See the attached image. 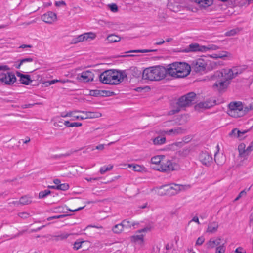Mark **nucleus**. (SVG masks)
Segmentation results:
<instances>
[{"label": "nucleus", "mask_w": 253, "mask_h": 253, "mask_svg": "<svg viewBox=\"0 0 253 253\" xmlns=\"http://www.w3.org/2000/svg\"><path fill=\"white\" fill-rule=\"evenodd\" d=\"M253 110V101L248 103L232 101L227 106V114L232 118H239L245 116Z\"/></svg>", "instance_id": "1"}, {"label": "nucleus", "mask_w": 253, "mask_h": 253, "mask_svg": "<svg viewBox=\"0 0 253 253\" xmlns=\"http://www.w3.org/2000/svg\"><path fill=\"white\" fill-rule=\"evenodd\" d=\"M124 76L122 70L110 69L101 73L99 79L104 84L117 85L124 81Z\"/></svg>", "instance_id": "2"}, {"label": "nucleus", "mask_w": 253, "mask_h": 253, "mask_svg": "<svg viewBox=\"0 0 253 253\" xmlns=\"http://www.w3.org/2000/svg\"><path fill=\"white\" fill-rule=\"evenodd\" d=\"M168 74V69L162 66H156L145 69L142 74V79L151 81H159Z\"/></svg>", "instance_id": "3"}, {"label": "nucleus", "mask_w": 253, "mask_h": 253, "mask_svg": "<svg viewBox=\"0 0 253 253\" xmlns=\"http://www.w3.org/2000/svg\"><path fill=\"white\" fill-rule=\"evenodd\" d=\"M167 69L168 74L175 78H183L190 74V66L185 62H174Z\"/></svg>", "instance_id": "4"}, {"label": "nucleus", "mask_w": 253, "mask_h": 253, "mask_svg": "<svg viewBox=\"0 0 253 253\" xmlns=\"http://www.w3.org/2000/svg\"><path fill=\"white\" fill-rule=\"evenodd\" d=\"M190 105V92L180 97L175 104L172 105V109L169 111V115H173L178 113L181 110H184Z\"/></svg>", "instance_id": "5"}, {"label": "nucleus", "mask_w": 253, "mask_h": 253, "mask_svg": "<svg viewBox=\"0 0 253 253\" xmlns=\"http://www.w3.org/2000/svg\"><path fill=\"white\" fill-rule=\"evenodd\" d=\"M189 187V185H182V184H177L175 183H172L170 184V186H168L167 185H162L160 187V189H163L164 188H166L165 189V192H161L159 193V194L161 196H163L164 195H168L169 196H173L177 194H178L179 192L182 191H185L186 190L188 189Z\"/></svg>", "instance_id": "6"}, {"label": "nucleus", "mask_w": 253, "mask_h": 253, "mask_svg": "<svg viewBox=\"0 0 253 253\" xmlns=\"http://www.w3.org/2000/svg\"><path fill=\"white\" fill-rule=\"evenodd\" d=\"M215 104V100L209 98L203 101L194 104L193 105V109L196 112H203L205 110L209 109L214 106Z\"/></svg>", "instance_id": "7"}, {"label": "nucleus", "mask_w": 253, "mask_h": 253, "mask_svg": "<svg viewBox=\"0 0 253 253\" xmlns=\"http://www.w3.org/2000/svg\"><path fill=\"white\" fill-rule=\"evenodd\" d=\"M179 168V165L175 163H172L170 160H168L166 162H163L161 163L160 165L158 166L157 170L161 172H170L171 171L176 170Z\"/></svg>", "instance_id": "8"}, {"label": "nucleus", "mask_w": 253, "mask_h": 253, "mask_svg": "<svg viewBox=\"0 0 253 253\" xmlns=\"http://www.w3.org/2000/svg\"><path fill=\"white\" fill-rule=\"evenodd\" d=\"M207 66V61L203 58H200L194 60L191 66V70L196 73L204 72Z\"/></svg>", "instance_id": "9"}, {"label": "nucleus", "mask_w": 253, "mask_h": 253, "mask_svg": "<svg viewBox=\"0 0 253 253\" xmlns=\"http://www.w3.org/2000/svg\"><path fill=\"white\" fill-rule=\"evenodd\" d=\"M123 74H125L124 77V80L127 79H132L133 78H139L140 77L142 73L136 67H131L129 69L125 70H122Z\"/></svg>", "instance_id": "10"}, {"label": "nucleus", "mask_w": 253, "mask_h": 253, "mask_svg": "<svg viewBox=\"0 0 253 253\" xmlns=\"http://www.w3.org/2000/svg\"><path fill=\"white\" fill-rule=\"evenodd\" d=\"M16 81L15 74L10 72L0 74V82L7 85H12Z\"/></svg>", "instance_id": "11"}, {"label": "nucleus", "mask_w": 253, "mask_h": 253, "mask_svg": "<svg viewBox=\"0 0 253 253\" xmlns=\"http://www.w3.org/2000/svg\"><path fill=\"white\" fill-rule=\"evenodd\" d=\"M219 47L215 45H208L207 46L200 45L198 43L191 44V52H205L209 50H216Z\"/></svg>", "instance_id": "12"}, {"label": "nucleus", "mask_w": 253, "mask_h": 253, "mask_svg": "<svg viewBox=\"0 0 253 253\" xmlns=\"http://www.w3.org/2000/svg\"><path fill=\"white\" fill-rule=\"evenodd\" d=\"M220 76L222 78V80H227L229 82L234 78L231 69H223L220 71H218L215 72L214 75L211 77V79H212L214 76L219 77Z\"/></svg>", "instance_id": "13"}, {"label": "nucleus", "mask_w": 253, "mask_h": 253, "mask_svg": "<svg viewBox=\"0 0 253 253\" xmlns=\"http://www.w3.org/2000/svg\"><path fill=\"white\" fill-rule=\"evenodd\" d=\"M248 131V130H240L238 128H235L229 133V136L232 138L243 140L247 137L246 134Z\"/></svg>", "instance_id": "14"}, {"label": "nucleus", "mask_w": 253, "mask_h": 253, "mask_svg": "<svg viewBox=\"0 0 253 253\" xmlns=\"http://www.w3.org/2000/svg\"><path fill=\"white\" fill-rule=\"evenodd\" d=\"M96 35L93 33H85L73 38L72 40V43L75 44L88 39H94Z\"/></svg>", "instance_id": "15"}, {"label": "nucleus", "mask_w": 253, "mask_h": 253, "mask_svg": "<svg viewBox=\"0 0 253 253\" xmlns=\"http://www.w3.org/2000/svg\"><path fill=\"white\" fill-rule=\"evenodd\" d=\"M229 84V81L221 79L220 81L216 82L213 84L212 88L214 89L221 92L225 91V90L227 88Z\"/></svg>", "instance_id": "16"}, {"label": "nucleus", "mask_w": 253, "mask_h": 253, "mask_svg": "<svg viewBox=\"0 0 253 253\" xmlns=\"http://www.w3.org/2000/svg\"><path fill=\"white\" fill-rule=\"evenodd\" d=\"M199 160L201 163L206 166H209L212 163L211 156L207 151H203L201 153Z\"/></svg>", "instance_id": "17"}, {"label": "nucleus", "mask_w": 253, "mask_h": 253, "mask_svg": "<svg viewBox=\"0 0 253 253\" xmlns=\"http://www.w3.org/2000/svg\"><path fill=\"white\" fill-rule=\"evenodd\" d=\"M239 156L241 158H246L252 150L250 145L246 148V145L242 143L240 144L238 147Z\"/></svg>", "instance_id": "18"}, {"label": "nucleus", "mask_w": 253, "mask_h": 253, "mask_svg": "<svg viewBox=\"0 0 253 253\" xmlns=\"http://www.w3.org/2000/svg\"><path fill=\"white\" fill-rule=\"evenodd\" d=\"M42 19L46 23L51 24L57 20V15L52 11H48L42 16Z\"/></svg>", "instance_id": "19"}, {"label": "nucleus", "mask_w": 253, "mask_h": 253, "mask_svg": "<svg viewBox=\"0 0 253 253\" xmlns=\"http://www.w3.org/2000/svg\"><path fill=\"white\" fill-rule=\"evenodd\" d=\"M94 77V73L91 70H86L81 73L79 79L87 83L93 81Z\"/></svg>", "instance_id": "20"}, {"label": "nucleus", "mask_w": 253, "mask_h": 253, "mask_svg": "<svg viewBox=\"0 0 253 253\" xmlns=\"http://www.w3.org/2000/svg\"><path fill=\"white\" fill-rule=\"evenodd\" d=\"M217 152L214 155V160L217 165H222L225 163L226 158L223 153H219V147L218 145L216 146Z\"/></svg>", "instance_id": "21"}, {"label": "nucleus", "mask_w": 253, "mask_h": 253, "mask_svg": "<svg viewBox=\"0 0 253 253\" xmlns=\"http://www.w3.org/2000/svg\"><path fill=\"white\" fill-rule=\"evenodd\" d=\"M16 75L18 77H20V82L22 84L29 85L32 82V80L29 75L23 74L19 72H16Z\"/></svg>", "instance_id": "22"}, {"label": "nucleus", "mask_w": 253, "mask_h": 253, "mask_svg": "<svg viewBox=\"0 0 253 253\" xmlns=\"http://www.w3.org/2000/svg\"><path fill=\"white\" fill-rule=\"evenodd\" d=\"M111 93H113V92L106 90H93L90 91V94L93 96H108L110 95Z\"/></svg>", "instance_id": "23"}, {"label": "nucleus", "mask_w": 253, "mask_h": 253, "mask_svg": "<svg viewBox=\"0 0 253 253\" xmlns=\"http://www.w3.org/2000/svg\"><path fill=\"white\" fill-rule=\"evenodd\" d=\"M202 8H206L213 4V0H194Z\"/></svg>", "instance_id": "24"}, {"label": "nucleus", "mask_w": 253, "mask_h": 253, "mask_svg": "<svg viewBox=\"0 0 253 253\" xmlns=\"http://www.w3.org/2000/svg\"><path fill=\"white\" fill-rule=\"evenodd\" d=\"M221 239L220 238H213L210 239L207 243L208 248H213L216 246L219 245L221 243Z\"/></svg>", "instance_id": "25"}, {"label": "nucleus", "mask_w": 253, "mask_h": 253, "mask_svg": "<svg viewBox=\"0 0 253 253\" xmlns=\"http://www.w3.org/2000/svg\"><path fill=\"white\" fill-rule=\"evenodd\" d=\"M182 132L181 129L180 128H175L171 129L169 130L163 131L161 132V134L163 135H176Z\"/></svg>", "instance_id": "26"}, {"label": "nucleus", "mask_w": 253, "mask_h": 253, "mask_svg": "<svg viewBox=\"0 0 253 253\" xmlns=\"http://www.w3.org/2000/svg\"><path fill=\"white\" fill-rule=\"evenodd\" d=\"M190 154V147L187 146L182 149L178 151L177 152V154L178 156L182 158L186 157Z\"/></svg>", "instance_id": "27"}, {"label": "nucleus", "mask_w": 253, "mask_h": 253, "mask_svg": "<svg viewBox=\"0 0 253 253\" xmlns=\"http://www.w3.org/2000/svg\"><path fill=\"white\" fill-rule=\"evenodd\" d=\"M218 224L217 222H213L212 223H211L209 224L207 229V232L210 233H213L217 231V229L218 228Z\"/></svg>", "instance_id": "28"}, {"label": "nucleus", "mask_w": 253, "mask_h": 253, "mask_svg": "<svg viewBox=\"0 0 253 253\" xmlns=\"http://www.w3.org/2000/svg\"><path fill=\"white\" fill-rule=\"evenodd\" d=\"M120 37L114 34L109 35L106 38V41L109 43L116 42L120 41Z\"/></svg>", "instance_id": "29"}, {"label": "nucleus", "mask_w": 253, "mask_h": 253, "mask_svg": "<svg viewBox=\"0 0 253 253\" xmlns=\"http://www.w3.org/2000/svg\"><path fill=\"white\" fill-rule=\"evenodd\" d=\"M71 234L67 233L66 232H63L57 234L54 237L55 238L56 241L64 240L66 239Z\"/></svg>", "instance_id": "30"}, {"label": "nucleus", "mask_w": 253, "mask_h": 253, "mask_svg": "<svg viewBox=\"0 0 253 253\" xmlns=\"http://www.w3.org/2000/svg\"><path fill=\"white\" fill-rule=\"evenodd\" d=\"M166 138L164 137H161L160 136L156 137L152 139L153 143L155 145H162L166 142Z\"/></svg>", "instance_id": "31"}, {"label": "nucleus", "mask_w": 253, "mask_h": 253, "mask_svg": "<svg viewBox=\"0 0 253 253\" xmlns=\"http://www.w3.org/2000/svg\"><path fill=\"white\" fill-rule=\"evenodd\" d=\"M32 202L31 198L27 196L21 197L19 200V203L21 205H28Z\"/></svg>", "instance_id": "32"}, {"label": "nucleus", "mask_w": 253, "mask_h": 253, "mask_svg": "<svg viewBox=\"0 0 253 253\" xmlns=\"http://www.w3.org/2000/svg\"><path fill=\"white\" fill-rule=\"evenodd\" d=\"M64 124L67 127H78L82 126V124L79 122H73L70 123L69 121H65L64 122Z\"/></svg>", "instance_id": "33"}, {"label": "nucleus", "mask_w": 253, "mask_h": 253, "mask_svg": "<svg viewBox=\"0 0 253 253\" xmlns=\"http://www.w3.org/2000/svg\"><path fill=\"white\" fill-rule=\"evenodd\" d=\"M124 227L122 225V224L121 223L118 224L116 225H115L113 228L112 230L114 233L116 234L120 233L124 229Z\"/></svg>", "instance_id": "34"}, {"label": "nucleus", "mask_w": 253, "mask_h": 253, "mask_svg": "<svg viewBox=\"0 0 253 253\" xmlns=\"http://www.w3.org/2000/svg\"><path fill=\"white\" fill-rule=\"evenodd\" d=\"M128 166L129 168L132 167L133 170L135 171H137V172L142 171L144 169L143 167H142L140 165H137V164H128Z\"/></svg>", "instance_id": "35"}, {"label": "nucleus", "mask_w": 253, "mask_h": 253, "mask_svg": "<svg viewBox=\"0 0 253 253\" xmlns=\"http://www.w3.org/2000/svg\"><path fill=\"white\" fill-rule=\"evenodd\" d=\"M78 112H80L81 113L85 114V118H94L96 117H98V116L96 115V113L92 112H85L84 111H78Z\"/></svg>", "instance_id": "36"}, {"label": "nucleus", "mask_w": 253, "mask_h": 253, "mask_svg": "<svg viewBox=\"0 0 253 253\" xmlns=\"http://www.w3.org/2000/svg\"><path fill=\"white\" fill-rule=\"evenodd\" d=\"M219 58L224 59L225 58H231L232 55L226 51H222L218 53Z\"/></svg>", "instance_id": "37"}, {"label": "nucleus", "mask_w": 253, "mask_h": 253, "mask_svg": "<svg viewBox=\"0 0 253 253\" xmlns=\"http://www.w3.org/2000/svg\"><path fill=\"white\" fill-rule=\"evenodd\" d=\"M190 142L189 137H185L183 138V140L181 142L175 143V145L179 147H184L185 144H188Z\"/></svg>", "instance_id": "38"}, {"label": "nucleus", "mask_w": 253, "mask_h": 253, "mask_svg": "<svg viewBox=\"0 0 253 253\" xmlns=\"http://www.w3.org/2000/svg\"><path fill=\"white\" fill-rule=\"evenodd\" d=\"M51 193V191L48 189H45L43 191H41L39 193V198L42 199L47 197L48 195Z\"/></svg>", "instance_id": "39"}, {"label": "nucleus", "mask_w": 253, "mask_h": 253, "mask_svg": "<svg viewBox=\"0 0 253 253\" xmlns=\"http://www.w3.org/2000/svg\"><path fill=\"white\" fill-rule=\"evenodd\" d=\"M113 165H109L107 166H104L100 168L99 171L101 174H103L108 171L111 170L113 169Z\"/></svg>", "instance_id": "40"}, {"label": "nucleus", "mask_w": 253, "mask_h": 253, "mask_svg": "<svg viewBox=\"0 0 253 253\" xmlns=\"http://www.w3.org/2000/svg\"><path fill=\"white\" fill-rule=\"evenodd\" d=\"M121 224H122L124 228L128 229L131 228L132 226H134V224H132V222L126 219L123 220L121 222Z\"/></svg>", "instance_id": "41"}, {"label": "nucleus", "mask_w": 253, "mask_h": 253, "mask_svg": "<svg viewBox=\"0 0 253 253\" xmlns=\"http://www.w3.org/2000/svg\"><path fill=\"white\" fill-rule=\"evenodd\" d=\"M84 241H82L80 239L77 240L74 244L73 248L75 250H78L82 247V243H84Z\"/></svg>", "instance_id": "42"}, {"label": "nucleus", "mask_w": 253, "mask_h": 253, "mask_svg": "<svg viewBox=\"0 0 253 253\" xmlns=\"http://www.w3.org/2000/svg\"><path fill=\"white\" fill-rule=\"evenodd\" d=\"M151 163L154 164H158L160 165L162 162L161 156H156L152 157L151 160Z\"/></svg>", "instance_id": "43"}, {"label": "nucleus", "mask_w": 253, "mask_h": 253, "mask_svg": "<svg viewBox=\"0 0 253 253\" xmlns=\"http://www.w3.org/2000/svg\"><path fill=\"white\" fill-rule=\"evenodd\" d=\"M156 49H151V50H147V49H143V50H130L128 52H127V53H146V52H155L156 51Z\"/></svg>", "instance_id": "44"}, {"label": "nucleus", "mask_w": 253, "mask_h": 253, "mask_svg": "<svg viewBox=\"0 0 253 253\" xmlns=\"http://www.w3.org/2000/svg\"><path fill=\"white\" fill-rule=\"evenodd\" d=\"M56 188L58 190H60L62 191H66L69 188V185L67 183H62L59 185H57Z\"/></svg>", "instance_id": "45"}, {"label": "nucleus", "mask_w": 253, "mask_h": 253, "mask_svg": "<svg viewBox=\"0 0 253 253\" xmlns=\"http://www.w3.org/2000/svg\"><path fill=\"white\" fill-rule=\"evenodd\" d=\"M143 235H134L132 237V240L135 242H138L139 241H140L141 242L143 241Z\"/></svg>", "instance_id": "46"}, {"label": "nucleus", "mask_w": 253, "mask_h": 253, "mask_svg": "<svg viewBox=\"0 0 253 253\" xmlns=\"http://www.w3.org/2000/svg\"><path fill=\"white\" fill-rule=\"evenodd\" d=\"M191 222H195L196 223V224H192V226L194 228H196L197 226H199L200 225V222L199 221V218L197 216H195L193 217L192 220H191Z\"/></svg>", "instance_id": "47"}, {"label": "nucleus", "mask_w": 253, "mask_h": 253, "mask_svg": "<svg viewBox=\"0 0 253 253\" xmlns=\"http://www.w3.org/2000/svg\"><path fill=\"white\" fill-rule=\"evenodd\" d=\"M231 69V71H232L234 78L237 76L238 74H240L242 73L241 69L238 67H233Z\"/></svg>", "instance_id": "48"}, {"label": "nucleus", "mask_w": 253, "mask_h": 253, "mask_svg": "<svg viewBox=\"0 0 253 253\" xmlns=\"http://www.w3.org/2000/svg\"><path fill=\"white\" fill-rule=\"evenodd\" d=\"M215 69H216V68L214 64V61H211L208 65L207 64L206 69L208 71H211Z\"/></svg>", "instance_id": "49"}, {"label": "nucleus", "mask_w": 253, "mask_h": 253, "mask_svg": "<svg viewBox=\"0 0 253 253\" xmlns=\"http://www.w3.org/2000/svg\"><path fill=\"white\" fill-rule=\"evenodd\" d=\"M225 250L224 246L223 245H222L217 247L216 250V253H224Z\"/></svg>", "instance_id": "50"}, {"label": "nucleus", "mask_w": 253, "mask_h": 253, "mask_svg": "<svg viewBox=\"0 0 253 253\" xmlns=\"http://www.w3.org/2000/svg\"><path fill=\"white\" fill-rule=\"evenodd\" d=\"M205 241V238L203 237H199L196 242V245H202Z\"/></svg>", "instance_id": "51"}, {"label": "nucleus", "mask_w": 253, "mask_h": 253, "mask_svg": "<svg viewBox=\"0 0 253 253\" xmlns=\"http://www.w3.org/2000/svg\"><path fill=\"white\" fill-rule=\"evenodd\" d=\"M110 10L112 12H116L118 10V7L116 4L113 3L109 5Z\"/></svg>", "instance_id": "52"}, {"label": "nucleus", "mask_w": 253, "mask_h": 253, "mask_svg": "<svg viewBox=\"0 0 253 253\" xmlns=\"http://www.w3.org/2000/svg\"><path fill=\"white\" fill-rule=\"evenodd\" d=\"M18 215L22 218H27L30 216L29 214L25 212H20Z\"/></svg>", "instance_id": "53"}, {"label": "nucleus", "mask_w": 253, "mask_h": 253, "mask_svg": "<svg viewBox=\"0 0 253 253\" xmlns=\"http://www.w3.org/2000/svg\"><path fill=\"white\" fill-rule=\"evenodd\" d=\"M20 61H21V63H22V64L26 63V62H31L33 61V58H31V57H28V58H23V59L20 60Z\"/></svg>", "instance_id": "54"}, {"label": "nucleus", "mask_w": 253, "mask_h": 253, "mask_svg": "<svg viewBox=\"0 0 253 253\" xmlns=\"http://www.w3.org/2000/svg\"><path fill=\"white\" fill-rule=\"evenodd\" d=\"M78 110H76L75 111L69 112L66 113L65 115H62V117H63V118H66L67 117H73V116H74V115H73V113L74 112H78Z\"/></svg>", "instance_id": "55"}, {"label": "nucleus", "mask_w": 253, "mask_h": 253, "mask_svg": "<svg viewBox=\"0 0 253 253\" xmlns=\"http://www.w3.org/2000/svg\"><path fill=\"white\" fill-rule=\"evenodd\" d=\"M10 68L7 65H0V71H8L10 70Z\"/></svg>", "instance_id": "56"}, {"label": "nucleus", "mask_w": 253, "mask_h": 253, "mask_svg": "<svg viewBox=\"0 0 253 253\" xmlns=\"http://www.w3.org/2000/svg\"><path fill=\"white\" fill-rule=\"evenodd\" d=\"M235 253H246V251L241 247H238L235 251Z\"/></svg>", "instance_id": "57"}, {"label": "nucleus", "mask_w": 253, "mask_h": 253, "mask_svg": "<svg viewBox=\"0 0 253 253\" xmlns=\"http://www.w3.org/2000/svg\"><path fill=\"white\" fill-rule=\"evenodd\" d=\"M214 64L216 68L219 66H222L224 65L223 62L221 61H214Z\"/></svg>", "instance_id": "58"}, {"label": "nucleus", "mask_w": 253, "mask_h": 253, "mask_svg": "<svg viewBox=\"0 0 253 253\" xmlns=\"http://www.w3.org/2000/svg\"><path fill=\"white\" fill-rule=\"evenodd\" d=\"M66 3L64 1H59L55 2V5L56 6H61L62 5H65Z\"/></svg>", "instance_id": "59"}, {"label": "nucleus", "mask_w": 253, "mask_h": 253, "mask_svg": "<svg viewBox=\"0 0 253 253\" xmlns=\"http://www.w3.org/2000/svg\"><path fill=\"white\" fill-rule=\"evenodd\" d=\"M246 194V192L245 191H241L239 195L236 198L235 201H237L240 198H241L242 196L245 195Z\"/></svg>", "instance_id": "60"}, {"label": "nucleus", "mask_w": 253, "mask_h": 253, "mask_svg": "<svg viewBox=\"0 0 253 253\" xmlns=\"http://www.w3.org/2000/svg\"><path fill=\"white\" fill-rule=\"evenodd\" d=\"M76 119H80V120H84L85 119V116H73V120H76Z\"/></svg>", "instance_id": "61"}, {"label": "nucleus", "mask_w": 253, "mask_h": 253, "mask_svg": "<svg viewBox=\"0 0 253 253\" xmlns=\"http://www.w3.org/2000/svg\"><path fill=\"white\" fill-rule=\"evenodd\" d=\"M236 34V31L234 30H231L229 32H227L226 34V36H230L234 35Z\"/></svg>", "instance_id": "62"}, {"label": "nucleus", "mask_w": 253, "mask_h": 253, "mask_svg": "<svg viewBox=\"0 0 253 253\" xmlns=\"http://www.w3.org/2000/svg\"><path fill=\"white\" fill-rule=\"evenodd\" d=\"M104 148V144H99L96 146L95 149L99 150H102Z\"/></svg>", "instance_id": "63"}, {"label": "nucleus", "mask_w": 253, "mask_h": 253, "mask_svg": "<svg viewBox=\"0 0 253 253\" xmlns=\"http://www.w3.org/2000/svg\"><path fill=\"white\" fill-rule=\"evenodd\" d=\"M22 64V63H21V61L20 60L19 63L15 62L14 66L16 69H19Z\"/></svg>", "instance_id": "64"}]
</instances>
